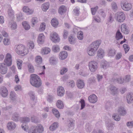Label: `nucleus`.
<instances>
[{
	"mask_svg": "<svg viewBox=\"0 0 133 133\" xmlns=\"http://www.w3.org/2000/svg\"><path fill=\"white\" fill-rule=\"evenodd\" d=\"M50 39L54 43L59 42L60 40L58 34L55 32H52L50 33Z\"/></svg>",
	"mask_w": 133,
	"mask_h": 133,
	"instance_id": "obj_4",
	"label": "nucleus"
},
{
	"mask_svg": "<svg viewBox=\"0 0 133 133\" xmlns=\"http://www.w3.org/2000/svg\"><path fill=\"white\" fill-rule=\"evenodd\" d=\"M8 68L5 63H0V73L2 74H6L8 71Z\"/></svg>",
	"mask_w": 133,
	"mask_h": 133,
	"instance_id": "obj_9",
	"label": "nucleus"
},
{
	"mask_svg": "<svg viewBox=\"0 0 133 133\" xmlns=\"http://www.w3.org/2000/svg\"><path fill=\"white\" fill-rule=\"evenodd\" d=\"M45 37L43 34H39L38 37V42L39 44H43L45 41Z\"/></svg>",
	"mask_w": 133,
	"mask_h": 133,
	"instance_id": "obj_13",
	"label": "nucleus"
},
{
	"mask_svg": "<svg viewBox=\"0 0 133 133\" xmlns=\"http://www.w3.org/2000/svg\"><path fill=\"white\" fill-rule=\"evenodd\" d=\"M22 122L23 124H22L21 127L25 131H28L29 127L28 125H26L25 123H26L29 122L30 119L28 117H24L22 118L21 119Z\"/></svg>",
	"mask_w": 133,
	"mask_h": 133,
	"instance_id": "obj_3",
	"label": "nucleus"
},
{
	"mask_svg": "<svg viewBox=\"0 0 133 133\" xmlns=\"http://www.w3.org/2000/svg\"><path fill=\"white\" fill-rule=\"evenodd\" d=\"M7 127L9 130L12 131L16 128V125L15 122H10L7 124Z\"/></svg>",
	"mask_w": 133,
	"mask_h": 133,
	"instance_id": "obj_11",
	"label": "nucleus"
},
{
	"mask_svg": "<svg viewBox=\"0 0 133 133\" xmlns=\"http://www.w3.org/2000/svg\"><path fill=\"white\" fill-rule=\"evenodd\" d=\"M10 25V28L12 30H15L17 29V25L15 22H13L11 23Z\"/></svg>",
	"mask_w": 133,
	"mask_h": 133,
	"instance_id": "obj_51",
	"label": "nucleus"
},
{
	"mask_svg": "<svg viewBox=\"0 0 133 133\" xmlns=\"http://www.w3.org/2000/svg\"><path fill=\"white\" fill-rule=\"evenodd\" d=\"M75 121L71 119L68 121V126L69 128V130H71L74 128Z\"/></svg>",
	"mask_w": 133,
	"mask_h": 133,
	"instance_id": "obj_27",
	"label": "nucleus"
},
{
	"mask_svg": "<svg viewBox=\"0 0 133 133\" xmlns=\"http://www.w3.org/2000/svg\"><path fill=\"white\" fill-rule=\"evenodd\" d=\"M58 127V124L57 122H55L53 123L49 127L50 130L53 131L56 130Z\"/></svg>",
	"mask_w": 133,
	"mask_h": 133,
	"instance_id": "obj_30",
	"label": "nucleus"
},
{
	"mask_svg": "<svg viewBox=\"0 0 133 133\" xmlns=\"http://www.w3.org/2000/svg\"><path fill=\"white\" fill-rule=\"evenodd\" d=\"M4 62L8 66H10L11 65L12 63V56L10 54H6L4 60Z\"/></svg>",
	"mask_w": 133,
	"mask_h": 133,
	"instance_id": "obj_7",
	"label": "nucleus"
},
{
	"mask_svg": "<svg viewBox=\"0 0 133 133\" xmlns=\"http://www.w3.org/2000/svg\"><path fill=\"white\" fill-rule=\"evenodd\" d=\"M110 90L111 94L113 95H116L118 94L117 88L115 86H111Z\"/></svg>",
	"mask_w": 133,
	"mask_h": 133,
	"instance_id": "obj_22",
	"label": "nucleus"
},
{
	"mask_svg": "<svg viewBox=\"0 0 133 133\" xmlns=\"http://www.w3.org/2000/svg\"><path fill=\"white\" fill-rule=\"evenodd\" d=\"M123 36L119 30H118L116 33L115 38L117 40H119L123 38Z\"/></svg>",
	"mask_w": 133,
	"mask_h": 133,
	"instance_id": "obj_35",
	"label": "nucleus"
},
{
	"mask_svg": "<svg viewBox=\"0 0 133 133\" xmlns=\"http://www.w3.org/2000/svg\"><path fill=\"white\" fill-rule=\"evenodd\" d=\"M98 9V6H96L94 8H91V11L92 15H95V14L96 12Z\"/></svg>",
	"mask_w": 133,
	"mask_h": 133,
	"instance_id": "obj_57",
	"label": "nucleus"
},
{
	"mask_svg": "<svg viewBox=\"0 0 133 133\" xmlns=\"http://www.w3.org/2000/svg\"><path fill=\"white\" fill-rule=\"evenodd\" d=\"M63 37L65 39L67 37L68 35V32L66 30H64L63 31Z\"/></svg>",
	"mask_w": 133,
	"mask_h": 133,
	"instance_id": "obj_62",
	"label": "nucleus"
},
{
	"mask_svg": "<svg viewBox=\"0 0 133 133\" xmlns=\"http://www.w3.org/2000/svg\"><path fill=\"white\" fill-rule=\"evenodd\" d=\"M27 46L29 49H32L34 48V43L32 41H29L28 43Z\"/></svg>",
	"mask_w": 133,
	"mask_h": 133,
	"instance_id": "obj_37",
	"label": "nucleus"
},
{
	"mask_svg": "<svg viewBox=\"0 0 133 133\" xmlns=\"http://www.w3.org/2000/svg\"><path fill=\"white\" fill-rule=\"evenodd\" d=\"M81 29L77 27H75L73 29V31L75 33H78V32L81 30Z\"/></svg>",
	"mask_w": 133,
	"mask_h": 133,
	"instance_id": "obj_63",
	"label": "nucleus"
},
{
	"mask_svg": "<svg viewBox=\"0 0 133 133\" xmlns=\"http://www.w3.org/2000/svg\"><path fill=\"white\" fill-rule=\"evenodd\" d=\"M22 61L18 60L17 61V64L18 68L19 69H21L22 68Z\"/></svg>",
	"mask_w": 133,
	"mask_h": 133,
	"instance_id": "obj_60",
	"label": "nucleus"
},
{
	"mask_svg": "<svg viewBox=\"0 0 133 133\" xmlns=\"http://www.w3.org/2000/svg\"><path fill=\"white\" fill-rule=\"evenodd\" d=\"M126 98L128 103H131L133 101V94L132 93H128L127 96Z\"/></svg>",
	"mask_w": 133,
	"mask_h": 133,
	"instance_id": "obj_21",
	"label": "nucleus"
},
{
	"mask_svg": "<svg viewBox=\"0 0 133 133\" xmlns=\"http://www.w3.org/2000/svg\"><path fill=\"white\" fill-rule=\"evenodd\" d=\"M30 82L31 84L35 87L38 88L42 85V82L39 77L35 74L31 75L30 76Z\"/></svg>",
	"mask_w": 133,
	"mask_h": 133,
	"instance_id": "obj_1",
	"label": "nucleus"
},
{
	"mask_svg": "<svg viewBox=\"0 0 133 133\" xmlns=\"http://www.w3.org/2000/svg\"><path fill=\"white\" fill-rule=\"evenodd\" d=\"M116 20L119 22H122L125 19V16L124 14L122 12H117L115 14Z\"/></svg>",
	"mask_w": 133,
	"mask_h": 133,
	"instance_id": "obj_5",
	"label": "nucleus"
},
{
	"mask_svg": "<svg viewBox=\"0 0 133 133\" xmlns=\"http://www.w3.org/2000/svg\"><path fill=\"white\" fill-rule=\"evenodd\" d=\"M35 61L37 63L40 64L42 62V58L40 56H38L35 58Z\"/></svg>",
	"mask_w": 133,
	"mask_h": 133,
	"instance_id": "obj_46",
	"label": "nucleus"
},
{
	"mask_svg": "<svg viewBox=\"0 0 133 133\" xmlns=\"http://www.w3.org/2000/svg\"><path fill=\"white\" fill-rule=\"evenodd\" d=\"M17 95L15 92L11 91L10 94V98L12 101L15 100L17 98Z\"/></svg>",
	"mask_w": 133,
	"mask_h": 133,
	"instance_id": "obj_32",
	"label": "nucleus"
},
{
	"mask_svg": "<svg viewBox=\"0 0 133 133\" xmlns=\"http://www.w3.org/2000/svg\"><path fill=\"white\" fill-rule=\"evenodd\" d=\"M68 56V53L65 51H61L59 54V58L61 60H64L66 59Z\"/></svg>",
	"mask_w": 133,
	"mask_h": 133,
	"instance_id": "obj_17",
	"label": "nucleus"
},
{
	"mask_svg": "<svg viewBox=\"0 0 133 133\" xmlns=\"http://www.w3.org/2000/svg\"><path fill=\"white\" fill-rule=\"evenodd\" d=\"M0 92L1 95L3 97H5L7 96L8 91L5 87L4 86L1 87L0 89Z\"/></svg>",
	"mask_w": 133,
	"mask_h": 133,
	"instance_id": "obj_12",
	"label": "nucleus"
},
{
	"mask_svg": "<svg viewBox=\"0 0 133 133\" xmlns=\"http://www.w3.org/2000/svg\"><path fill=\"white\" fill-rule=\"evenodd\" d=\"M15 51L18 54H27L28 50L25 48L24 45L20 44L15 46Z\"/></svg>",
	"mask_w": 133,
	"mask_h": 133,
	"instance_id": "obj_2",
	"label": "nucleus"
},
{
	"mask_svg": "<svg viewBox=\"0 0 133 133\" xmlns=\"http://www.w3.org/2000/svg\"><path fill=\"white\" fill-rule=\"evenodd\" d=\"M56 105L57 108L59 109H63L64 107V104L63 102L60 100H58L57 101Z\"/></svg>",
	"mask_w": 133,
	"mask_h": 133,
	"instance_id": "obj_31",
	"label": "nucleus"
},
{
	"mask_svg": "<svg viewBox=\"0 0 133 133\" xmlns=\"http://www.w3.org/2000/svg\"><path fill=\"white\" fill-rule=\"evenodd\" d=\"M117 111L119 115L120 116H124L127 113L126 110L124 108L122 107H121L118 108Z\"/></svg>",
	"mask_w": 133,
	"mask_h": 133,
	"instance_id": "obj_18",
	"label": "nucleus"
},
{
	"mask_svg": "<svg viewBox=\"0 0 133 133\" xmlns=\"http://www.w3.org/2000/svg\"><path fill=\"white\" fill-rule=\"evenodd\" d=\"M19 119V117L18 114L16 112H15L13 114L12 117V119L14 121H17Z\"/></svg>",
	"mask_w": 133,
	"mask_h": 133,
	"instance_id": "obj_34",
	"label": "nucleus"
},
{
	"mask_svg": "<svg viewBox=\"0 0 133 133\" xmlns=\"http://www.w3.org/2000/svg\"><path fill=\"white\" fill-rule=\"evenodd\" d=\"M77 37L79 40H82L83 38V33L81 30L77 33Z\"/></svg>",
	"mask_w": 133,
	"mask_h": 133,
	"instance_id": "obj_50",
	"label": "nucleus"
},
{
	"mask_svg": "<svg viewBox=\"0 0 133 133\" xmlns=\"http://www.w3.org/2000/svg\"><path fill=\"white\" fill-rule=\"evenodd\" d=\"M57 94L58 96H63L65 93L64 88L62 87H58L57 90Z\"/></svg>",
	"mask_w": 133,
	"mask_h": 133,
	"instance_id": "obj_20",
	"label": "nucleus"
},
{
	"mask_svg": "<svg viewBox=\"0 0 133 133\" xmlns=\"http://www.w3.org/2000/svg\"><path fill=\"white\" fill-rule=\"evenodd\" d=\"M52 112L54 114L57 118L60 117V115L58 111L56 109H54L52 110Z\"/></svg>",
	"mask_w": 133,
	"mask_h": 133,
	"instance_id": "obj_43",
	"label": "nucleus"
},
{
	"mask_svg": "<svg viewBox=\"0 0 133 133\" xmlns=\"http://www.w3.org/2000/svg\"><path fill=\"white\" fill-rule=\"evenodd\" d=\"M23 11L28 15H30L33 14L34 12L33 9H30L27 6H24L23 8Z\"/></svg>",
	"mask_w": 133,
	"mask_h": 133,
	"instance_id": "obj_16",
	"label": "nucleus"
},
{
	"mask_svg": "<svg viewBox=\"0 0 133 133\" xmlns=\"http://www.w3.org/2000/svg\"><path fill=\"white\" fill-rule=\"evenodd\" d=\"M88 99L90 103H94L97 102V98L95 94H93L89 97Z\"/></svg>",
	"mask_w": 133,
	"mask_h": 133,
	"instance_id": "obj_15",
	"label": "nucleus"
},
{
	"mask_svg": "<svg viewBox=\"0 0 133 133\" xmlns=\"http://www.w3.org/2000/svg\"><path fill=\"white\" fill-rule=\"evenodd\" d=\"M50 51L51 49L50 48L47 47H45L42 49L41 52L43 55H45L49 54Z\"/></svg>",
	"mask_w": 133,
	"mask_h": 133,
	"instance_id": "obj_24",
	"label": "nucleus"
},
{
	"mask_svg": "<svg viewBox=\"0 0 133 133\" xmlns=\"http://www.w3.org/2000/svg\"><path fill=\"white\" fill-rule=\"evenodd\" d=\"M58 20L56 18H53L51 21V24L54 27H56L58 25Z\"/></svg>",
	"mask_w": 133,
	"mask_h": 133,
	"instance_id": "obj_33",
	"label": "nucleus"
},
{
	"mask_svg": "<svg viewBox=\"0 0 133 133\" xmlns=\"http://www.w3.org/2000/svg\"><path fill=\"white\" fill-rule=\"evenodd\" d=\"M113 118L115 121H119L120 119V117L119 116L116 114H114L112 115Z\"/></svg>",
	"mask_w": 133,
	"mask_h": 133,
	"instance_id": "obj_53",
	"label": "nucleus"
},
{
	"mask_svg": "<svg viewBox=\"0 0 133 133\" xmlns=\"http://www.w3.org/2000/svg\"><path fill=\"white\" fill-rule=\"evenodd\" d=\"M86 128L87 129V131L90 132L91 130V128L89 125V123H88L86 124L85 125Z\"/></svg>",
	"mask_w": 133,
	"mask_h": 133,
	"instance_id": "obj_64",
	"label": "nucleus"
},
{
	"mask_svg": "<svg viewBox=\"0 0 133 133\" xmlns=\"http://www.w3.org/2000/svg\"><path fill=\"white\" fill-rule=\"evenodd\" d=\"M101 65L102 68L105 69L108 65L107 62L106 61H103L102 62Z\"/></svg>",
	"mask_w": 133,
	"mask_h": 133,
	"instance_id": "obj_58",
	"label": "nucleus"
},
{
	"mask_svg": "<svg viewBox=\"0 0 133 133\" xmlns=\"http://www.w3.org/2000/svg\"><path fill=\"white\" fill-rule=\"evenodd\" d=\"M79 9V8L77 6L75 7L73 10L74 14L76 16H78L80 13Z\"/></svg>",
	"mask_w": 133,
	"mask_h": 133,
	"instance_id": "obj_48",
	"label": "nucleus"
},
{
	"mask_svg": "<svg viewBox=\"0 0 133 133\" xmlns=\"http://www.w3.org/2000/svg\"><path fill=\"white\" fill-rule=\"evenodd\" d=\"M121 5L122 9L125 11H128L132 8V5L130 3L125 2L121 3Z\"/></svg>",
	"mask_w": 133,
	"mask_h": 133,
	"instance_id": "obj_8",
	"label": "nucleus"
},
{
	"mask_svg": "<svg viewBox=\"0 0 133 133\" xmlns=\"http://www.w3.org/2000/svg\"><path fill=\"white\" fill-rule=\"evenodd\" d=\"M77 84L78 88L80 89H82L83 88V82L81 80H78Z\"/></svg>",
	"mask_w": 133,
	"mask_h": 133,
	"instance_id": "obj_41",
	"label": "nucleus"
},
{
	"mask_svg": "<svg viewBox=\"0 0 133 133\" xmlns=\"http://www.w3.org/2000/svg\"><path fill=\"white\" fill-rule=\"evenodd\" d=\"M68 71V69L66 67H63L61 69L60 73L62 75H63L67 72Z\"/></svg>",
	"mask_w": 133,
	"mask_h": 133,
	"instance_id": "obj_55",
	"label": "nucleus"
},
{
	"mask_svg": "<svg viewBox=\"0 0 133 133\" xmlns=\"http://www.w3.org/2000/svg\"><path fill=\"white\" fill-rule=\"evenodd\" d=\"M106 125L107 129L109 131H112L113 129L114 124L111 122H107Z\"/></svg>",
	"mask_w": 133,
	"mask_h": 133,
	"instance_id": "obj_23",
	"label": "nucleus"
},
{
	"mask_svg": "<svg viewBox=\"0 0 133 133\" xmlns=\"http://www.w3.org/2000/svg\"><path fill=\"white\" fill-rule=\"evenodd\" d=\"M22 24L24 29L26 30H29L30 28V26L28 23L24 21L23 22Z\"/></svg>",
	"mask_w": 133,
	"mask_h": 133,
	"instance_id": "obj_42",
	"label": "nucleus"
},
{
	"mask_svg": "<svg viewBox=\"0 0 133 133\" xmlns=\"http://www.w3.org/2000/svg\"><path fill=\"white\" fill-rule=\"evenodd\" d=\"M34 128V126L30 128L29 130L28 133H37L35 129Z\"/></svg>",
	"mask_w": 133,
	"mask_h": 133,
	"instance_id": "obj_54",
	"label": "nucleus"
},
{
	"mask_svg": "<svg viewBox=\"0 0 133 133\" xmlns=\"http://www.w3.org/2000/svg\"><path fill=\"white\" fill-rule=\"evenodd\" d=\"M49 6V3H45L42 5V10L44 11H46L48 9Z\"/></svg>",
	"mask_w": 133,
	"mask_h": 133,
	"instance_id": "obj_28",
	"label": "nucleus"
},
{
	"mask_svg": "<svg viewBox=\"0 0 133 133\" xmlns=\"http://www.w3.org/2000/svg\"><path fill=\"white\" fill-rule=\"evenodd\" d=\"M35 129L37 133H42L44 131V128L43 126L40 124H38L37 125L34 126Z\"/></svg>",
	"mask_w": 133,
	"mask_h": 133,
	"instance_id": "obj_14",
	"label": "nucleus"
},
{
	"mask_svg": "<svg viewBox=\"0 0 133 133\" xmlns=\"http://www.w3.org/2000/svg\"><path fill=\"white\" fill-rule=\"evenodd\" d=\"M68 40L71 44H73L75 43V39L72 36H70L69 37Z\"/></svg>",
	"mask_w": 133,
	"mask_h": 133,
	"instance_id": "obj_44",
	"label": "nucleus"
},
{
	"mask_svg": "<svg viewBox=\"0 0 133 133\" xmlns=\"http://www.w3.org/2000/svg\"><path fill=\"white\" fill-rule=\"evenodd\" d=\"M89 69L92 72H94L97 69L98 64L95 61H91L90 62L89 64Z\"/></svg>",
	"mask_w": 133,
	"mask_h": 133,
	"instance_id": "obj_6",
	"label": "nucleus"
},
{
	"mask_svg": "<svg viewBox=\"0 0 133 133\" xmlns=\"http://www.w3.org/2000/svg\"><path fill=\"white\" fill-rule=\"evenodd\" d=\"M8 14L9 16L11 17L13 16L14 14V12L12 9L11 8L8 9Z\"/></svg>",
	"mask_w": 133,
	"mask_h": 133,
	"instance_id": "obj_56",
	"label": "nucleus"
},
{
	"mask_svg": "<svg viewBox=\"0 0 133 133\" xmlns=\"http://www.w3.org/2000/svg\"><path fill=\"white\" fill-rule=\"evenodd\" d=\"M104 55V51L102 49H99L97 52V55L98 57L100 58H102Z\"/></svg>",
	"mask_w": 133,
	"mask_h": 133,
	"instance_id": "obj_29",
	"label": "nucleus"
},
{
	"mask_svg": "<svg viewBox=\"0 0 133 133\" xmlns=\"http://www.w3.org/2000/svg\"><path fill=\"white\" fill-rule=\"evenodd\" d=\"M66 10V7L64 5H62L59 8L58 12L59 14L62 15L65 13Z\"/></svg>",
	"mask_w": 133,
	"mask_h": 133,
	"instance_id": "obj_26",
	"label": "nucleus"
},
{
	"mask_svg": "<svg viewBox=\"0 0 133 133\" xmlns=\"http://www.w3.org/2000/svg\"><path fill=\"white\" fill-rule=\"evenodd\" d=\"M121 29L122 32L124 34H127L129 33V30L128 28H127L125 24H123L121 25Z\"/></svg>",
	"mask_w": 133,
	"mask_h": 133,
	"instance_id": "obj_19",
	"label": "nucleus"
},
{
	"mask_svg": "<svg viewBox=\"0 0 133 133\" xmlns=\"http://www.w3.org/2000/svg\"><path fill=\"white\" fill-rule=\"evenodd\" d=\"M52 50L55 52H57L59 51L60 48L58 45H55L53 46L52 48Z\"/></svg>",
	"mask_w": 133,
	"mask_h": 133,
	"instance_id": "obj_38",
	"label": "nucleus"
},
{
	"mask_svg": "<svg viewBox=\"0 0 133 133\" xmlns=\"http://www.w3.org/2000/svg\"><path fill=\"white\" fill-rule=\"evenodd\" d=\"M96 50L89 46L87 51V52L89 56H91L94 55L96 53Z\"/></svg>",
	"mask_w": 133,
	"mask_h": 133,
	"instance_id": "obj_25",
	"label": "nucleus"
},
{
	"mask_svg": "<svg viewBox=\"0 0 133 133\" xmlns=\"http://www.w3.org/2000/svg\"><path fill=\"white\" fill-rule=\"evenodd\" d=\"M116 53V51L114 49H110L108 52V55L109 56H114Z\"/></svg>",
	"mask_w": 133,
	"mask_h": 133,
	"instance_id": "obj_40",
	"label": "nucleus"
},
{
	"mask_svg": "<svg viewBox=\"0 0 133 133\" xmlns=\"http://www.w3.org/2000/svg\"><path fill=\"white\" fill-rule=\"evenodd\" d=\"M46 24L44 22L42 23L40 25L39 30L40 31H44L45 28Z\"/></svg>",
	"mask_w": 133,
	"mask_h": 133,
	"instance_id": "obj_52",
	"label": "nucleus"
},
{
	"mask_svg": "<svg viewBox=\"0 0 133 133\" xmlns=\"http://www.w3.org/2000/svg\"><path fill=\"white\" fill-rule=\"evenodd\" d=\"M123 47L124 49L125 53H126L129 50V48L128 45L127 44H124L123 45Z\"/></svg>",
	"mask_w": 133,
	"mask_h": 133,
	"instance_id": "obj_61",
	"label": "nucleus"
},
{
	"mask_svg": "<svg viewBox=\"0 0 133 133\" xmlns=\"http://www.w3.org/2000/svg\"><path fill=\"white\" fill-rule=\"evenodd\" d=\"M16 17L17 20L18 21H20L23 19V15L21 12L19 13L17 15Z\"/></svg>",
	"mask_w": 133,
	"mask_h": 133,
	"instance_id": "obj_59",
	"label": "nucleus"
},
{
	"mask_svg": "<svg viewBox=\"0 0 133 133\" xmlns=\"http://www.w3.org/2000/svg\"><path fill=\"white\" fill-rule=\"evenodd\" d=\"M31 22L33 26H34L35 24L38 22V18L36 17H33L31 19Z\"/></svg>",
	"mask_w": 133,
	"mask_h": 133,
	"instance_id": "obj_49",
	"label": "nucleus"
},
{
	"mask_svg": "<svg viewBox=\"0 0 133 133\" xmlns=\"http://www.w3.org/2000/svg\"><path fill=\"white\" fill-rule=\"evenodd\" d=\"M29 94L31 99L32 100V101L34 102H36V99L34 92L32 91H30L29 93Z\"/></svg>",
	"mask_w": 133,
	"mask_h": 133,
	"instance_id": "obj_39",
	"label": "nucleus"
},
{
	"mask_svg": "<svg viewBox=\"0 0 133 133\" xmlns=\"http://www.w3.org/2000/svg\"><path fill=\"white\" fill-rule=\"evenodd\" d=\"M28 71L30 73H33L34 71L33 66L30 64H29L28 65Z\"/></svg>",
	"mask_w": 133,
	"mask_h": 133,
	"instance_id": "obj_45",
	"label": "nucleus"
},
{
	"mask_svg": "<svg viewBox=\"0 0 133 133\" xmlns=\"http://www.w3.org/2000/svg\"><path fill=\"white\" fill-rule=\"evenodd\" d=\"M57 59L53 57H51L49 60L50 63L52 65L56 64L57 63Z\"/></svg>",
	"mask_w": 133,
	"mask_h": 133,
	"instance_id": "obj_36",
	"label": "nucleus"
},
{
	"mask_svg": "<svg viewBox=\"0 0 133 133\" xmlns=\"http://www.w3.org/2000/svg\"><path fill=\"white\" fill-rule=\"evenodd\" d=\"M3 42L4 45H9L10 43V39L8 38H4L3 39Z\"/></svg>",
	"mask_w": 133,
	"mask_h": 133,
	"instance_id": "obj_47",
	"label": "nucleus"
},
{
	"mask_svg": "<svg viewBox=\"0 0 133 133\" xmlns=\"http://www.w3.org/2000/svg\"><path fill=\"white\" fill-rule=\"evenodd\" d=\"M101 43V41L98 40L92 42L89 46L97 51Z\"/></svg>",
	"mask_w": 133,
	"mask_h": 133,
	"instance_id": "obj_10",
	"label": "nucleus"
}]
</instances>
